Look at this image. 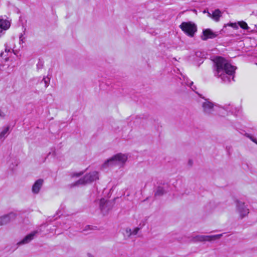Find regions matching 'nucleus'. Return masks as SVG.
Instances as JSON below:
<instances>
[{"mask_svg": "<svg viewBox=\"0 0 257 257\" xmlns=\"http://www.w3.org/2000/svg\"><path fill=\"white\" fill-rule=\"evenodd\" d=\"M236 67L234 65H214V75L221 80L222 82L228 84L234 81V73Z\"/></svg>", "mask_w": 257, "mask_h": 257, "instance_id": "1", "label": "nucleus"}, {"mask_svg": "<svg viewBox=\"0 0 257 257\" xmlns=\"http://www.w3.org/2000/svg\"><path fill=\"white\" fill-rule=\"evenodd\" d=\"M126 154L118 153L106 160L102 165V167L107 168L110 166H118L122 167L127 160Z\"/></svg>", "mask_w": 257, "mask_h": 257, "instance_id": "2", "label": "nucleus"}, {"mask_svg": "<svg viewBox=\"0 0 257 257\" xmlns=\"http://www.w3.org/2000/svg\"><path fill=\"white\" fill-rule=\"evenodd\" d=\"M98 179V173L94 171L85 175L82 178L80 179L75 183L69 185L70 188H73L79 185H84Z\"/></svg>", "mask_w": 257, "mask_h": 257, "instance_id": "3", "label": "nucleus"}, {"mask_svg": "<svg viewBox=\"0 0 257 257\" xmlns=\"http://www.w3.org/2000/svg\"><path fill=\"white\" fill-rule=\"evenodd\" d=\"M180 28L186 35L191 37L194 36L197 31L196 26L190 22L182 23Z\"/></svg>", "mask_w": 257, "mask_h": 257, "instance_id": "4", "label": "nucleus"}, {"mask_svg": "<svg viewBox=\"0 0 257 257\" xmlns=\"http://www.w3.org/2000/svg\"><path fill=\"white\" fill-rule=\"evenodd\" d=\"M202 98L204 99V101L201 103V105L203 113L208 116L213 115L215 110V104L209 99L204 98V97Z\"/></svg>", "mask_w": 257, "mask_h": 257, "instance_id": "5", "label": "nucleus"}, {"mask_svg": "<svg viewBox=\"0 0 257 257\" xmlns=\"http://www.w3.org/2000/svg\"><path fill=\"white\" fill-rule=\"evenodd\" d=\"M14 42L13 41H9L5 44V52H1L0 57L3 59H4L6 61H8L9 57H8L9 53H12V52L14 53L15 55H16V52L14 50L15 47L14 46Z\"/></svg>", "mask_w": 257, "mask_h": 257, "instance_id": "6", "label": "nucleus"}, {"mask_svg": "<svg viewBox=\"0 0 257 257\" xmlns=\"http://www.w3.org/2000/svg\"><path fill=\"white\" fill-rule=\"evenodd\" d=\"M11 25L10 22L6 17H0V37L4 35L6 31L9 29Z\"/></svg>", "mask_w": 257, "mask_h": 257, "instance_id": "7", "label": "nucleus"}, {"mask_svg": "<svg viewBox=\"0 0 257 257\" xmlns=\"http://www.w3.org/2000/svg\"><path fill=\"white\" fill-rule=\"evenodd\" d=\"M237 210L241 218L246 216L249 213V210L244 205V203L239 201H236Z\"/></svg>", "mask_w": 257, "mask_h": 257, "instance_id": "8", "label": "nucleus"}, {"mask_svg": "<svg viewBox=\"0 0 257 257\" xmlns=\"http://www.w3.org/2000/svg\"><path fill=\"white\" fill-rule=\"evenodd\" d=\"M16 217V214L14 212L3 215L0 217V225H3L8 224L11 221L14 220Z\"/></svg>", "mask_w": 257, "mask_h": 257, "instance_id": "9", "label": "nucleus"}, {"mask_svg": "<svg viewBox=\"0 0 257 257\" xmlns=\"http://www.w3.org/2000/svg\"><path fill=\"white\" fill-rule=\"evenodd\" d=\"M110 202L104 199H101L100 200L99 207L103 214H107L110 209L111 207L109 205Z\"/></svg>", "mask_w": 257, "mask_h": 257, "instance_id": "10", "label": "nucleus"}, {"mask_svg": "<svg viewBox=\"0 0 257 257\" xmlns=\"http://www.w3.org/2000/svg\"><path fill=\"white\" fill-rule=\"evenodd\" d=\"M38 233L37 231H34L31 233L26 235L21 241L18 242L17 244L19 245L25 244L30 242L32 239H34V236Z\"/></svg>", "mask_w": 257, "mask_h": 257, "instance_id": "11", "label": "nucleus"}, {"mask_svg": "<svg viewBox=\"0 0 257 257\" xmlns=\"http://www.w3.org/2000/svg\"><path fill=\"white\" fill-rule=\"evenodd\" d=\"M217 34L212 32L210 29H207L203 31V35L201 36V39L203 41H206L208 39H212L216 37Z\"/></svg>", "mask_w": 257, "mask_h": 257, "instance_id": "12", "label": "nucleus"}, {"mask_svg": "<svg viewBox=\"0 0 257 257\" xmlns=\"http://www.w3.org/2000/svg\"><path fill=\"white\" fill-rule=\"evenodd\" d=\"M44 183V180L42 179L37 180L32 186V192L34 194H38L41 188Z\"/></svg>", "mask_w": 257, "mask_h": 257, "instance_id": "13", "label": "nucleus"}, {"mask_svg": "<svg viewBox=\"0 0 257 257\" xmlns=\"http://www.w3.org/2000/svg\"><path fill=\"white\" fill-rule=\"evenodd\" d=\"M209 17L211 18L214 21L218 22L221 17V12L219 9H216L212 13H208Z\"/></svg>", "mask_w": 257, "mask_h": 257, "instance_id": "14", "label": "nucleus"}, {"mask_svg": "<svg viewBox=\"0 0 257 257\" xmlns=\"http://www.w3.org/2000/svg\"><path fill=\"white\" fill-rule=\"evenodd\" d=\"M214 64H229L227 60L221 56H215L212 58Z\"/></svg>", "mask_w": 257, "mask_h": 257, "instance_id": "15", "label": "nucleus"}, {"mask_svg": "<svg viewBox=\"0 0 257 257\" xmlns=\"http://www.w3.org/2000/svg\"><path fill=\"white\" fill-rule=\"evenodd\" d=\"M181 75L182 76V78H180V79L182 81V83L189 86L192 90L194 91L195 89H196V87L195 86H193V82L189 80L188 78L186 77V76L183 75L182 74H181Z\"/></svg>", "mask_w": 257, "mask_h": 257, "instance_id": "16", "label": "nucleus"}, {"mask_svg": "<svg viewBox=\"0 0 257 257\" xmlns=\"http://www.w3.org/2000/svg\"><path fill=\"white\" fill-rule=\"evenodd\" d=\"M10 128V126H7L4 128L2 131L0 133V142H3L4 140L7 137L10 132L9 131Z\"/></svg>", "mask_w": 257, "mask_h": 257, "instance_id": "17", "label": "nucleus"}, {"mask_svg": "<svg viewBox=\"0 0 257 257\" xmlns=\"http://www.w3.org/2000/svg\"><path fill=\"white\" fill-rule=\"evenodd\" d=\"M222 236L223 233L212 235H205V241H211L216 239H219Z\"/></svg>", "mask_w": 257, "mask_h": 257, "instance_id": "18", "label": "nucleus"}, {"mask_svg": "<svg viewBox=\"0 0 257 257\" xmlns=\"http://www.w3.org/2000/svg\"><path fill=\"white\" fill-rule=\"evenodd\" d=\"M165 193L166 191L163 187L158 186L157 188L156 191L155 192L154 196L155 197L161 196L163 195Z\"/></svg>", "mask_w": 257, "mask_h": 257, "instance_id": "19", "label": "nucleus"}, {"mask_svg": "<svg viewBox=\"0 0 257 257\" xmlns=\"http://www.w3.org/2000/svg\"><path fill=\"white\" fill-rule=\"evenodd\" d=\"M194 241L203 242L205 241V235H196L193 238Z\"/></svg>", "mask_w": 257, "mask_h": 257, "instance_id": "20", "label": "nucleus"}, {"mask_svg": "<svg viewBox=\"0 0 257 257\" xmlns=\"http://www.w3.org/2000/svg\"><path fill=\"white\" fill-rule=\"evenodd\" d=\"M42 81L44 82L45 87V88H47L50 84V78L48 76H44Z\"/></svg>", "mask_w": 257, "mask_h": 257, "instance_id": "21", "label": "nucleus"}, {"mask_svg": "<svg viewBox=\"0 0 257 257\" xmlns=\"http://www.w3.org/2000/svg\"><path fill=\"white\" fill-rule=\"evenodd\" d=\"M238 24L242 29L244 30H248L249 29L247 24L244 22H239Z\"/></svg>", "mask_w": 257, "mask_h": 257, "instance_id": "22", "label": "nucleus"}, {"mask_svg": "<svg viewBox=\"0 0 257 257\" xmlns=\"http://www.w3.org/2000/svg\"><path fill=\"white\" fill-rule=\"evenodd\" d=\"M139 229H140L139 228L137 227V228H135L133 231H132V230L131 229H129L128 230L127 229L126 231H127V232H128L130 233V235H136L138 233Z\"/></svg>", "mask_w": 257, "mask_h": 257, "instance_id": "23", "label": "nucleus"}, {"mask_svg": "<svg viewBox=\"0 0 257 257\" xmlns=\"http://www.w3.org/2000/svg\"><path fill=\"white\" fill-rule=\"evenodd\" d=\"M221 108L226 111H233L232 106L230 104H228L227 105L226 104L224 106L221 107Z\"/></svg>", "mask_w": 257, "mask_h": 257, "instance_id": "24", "label": "nucleus"}, {"mask_svg": "<svg viewBox=\"0 0 257 257\" xmlns=\"http://www.w3.org/2000/svg\"><path fill=\"white\" fill-rule=\"evenodd\" d=\"M227 25L228 26H230V27H231L235 29H237L238 28V23L236 24L235 23H230L227 24Z\"/></svg>", "mask_w": 257, "mask_h": 257, "instance_id": "25", "label": "nucleus"}, {"mask_svg": "<svg viewBox=\"0 0 257 257\" xmlns=\"http://www.w3.org/2000/svg\"><path fill=\"white\" fill-rule=\"evenodd\" d=\"M5 116V113L0 109V117L4 118Z\"/></svg>", "mask_w": 257, "mask_h": 257, "instance_id": "26", "label": "nucleus"}, {"mask_svg": "<svg viewBox=\"0 0 257 257\" xmlns=\"http://www.w3.org/2000/svg\"><path fill=\"white\" fill-rule=\"evenodd\" d=\"M248 137H249L252 141H253V142L257 144V141L255 138L249 135L248 136Z\"/></svg>", "mask_w": 257, "mask_h": 257, "instance_id": "27", "label": "nucleus"}, {"mask_svg": "<svg viewBox=\"0 0 257 257\" xmlns=\"http://www.w3.org/2000/svg\"><path fill=\"white\" fill-rule=\"evenodd\" d=\"M83 174V172H81L80 173H75L74 174L72 175V176L73 177H79V176H81L82 174Z\"/></svg>", "mask_w": 257, "mask_h": 257, "instance_id": "28", "label": "nucleus"}, {"mask_svg": "<svg viewBox=\"0 0 257 257\" xmlns=\"http://www.w3.org/2000/svg\"><path fill=\"white\" fill-rule=\"evenodd\" d=\"M20 41L22 42V43H23V35H21L20 37Z\"/></svg>", "mask_w": 257, "mask_h": 257, "instance_id": "29", "label": "nucleus"}, {"mask_svg": "<svg viewBox=\"0 0 257 257\" xmlns=\"http://www.w3.org/2000/svg\"><path fill=\"white\" fill-rule=\"evenodd\" d=\"M87 256H88V257H93V255L92 254H91L90 253H88Z\"/></svg>", "mask_w": 257, "mask_h": 257, "instance_id": "30", "label": "nucleus"}, {"mask_svg": "<svg viewBox=\"0 0 257 257\" xmlns=\"http://www.w3.org/2000/svg\"><path fill=\"white\" fill-rule=\"evenodd\" d=\"M189 163L191 165L192 164V161L190 160Z\"/></svg>", "mask_w": 257, "mask_h": 257, "instance_id": "31", "label": "nucleus"}, {"mask_svg": "<svg viewBox=\"0 0 257 257\" xmlns=\"http://www.w3.org/2000/svg\"><path fill=\"white\" fill-rule=\"evenodd\" d=\"M255 64H257V63H256Z\"/></svg>", "mask_w": 257, "mask_h": 257, "instance_id": "32", "label": "nucleus"}]
</instances>
